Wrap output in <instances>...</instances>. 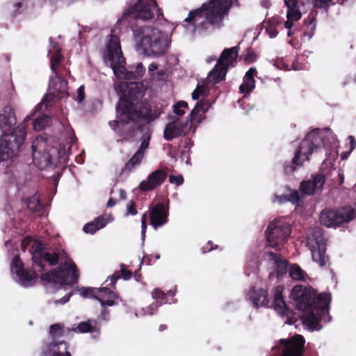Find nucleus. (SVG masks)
I'll list each match as a JSON object with an SVG mask.
<instances>
[{
  "label": "nucleus",
  "instance_id": "f257e3e1",
  "mask_svg": "<svg viewBox=\"0 0 356 356\" xmlns=\"http://www.w3.org/2000/svg\"><path fill=\"white\" fill-rule=\"evenodd\" d=\"M26 248H29L34 264L36 267L40 268L38 271L42 270L44 268V262H48L50 265H55L59 259H65V261L57 270H53L41 275L43 281L47 283H51L55 287H60L64 284L71 285L77 282L79 274L76 266L65 252H62L60 255L55 252L44 253L41 243L27 237L22 243V249L24 251Z\"/></svg>",
  "mask_w": 356,
  "mask_h": 356
},
{
  "label": "nucleus",
  "instance_id": "f03ea898",
  "mask_svg": "<svg viewBox=\"0 0 356 356\" xmlns=\"http://www.w3.org/2000/svg\"><path fill=\"white\" fill-rule=\"evenodd\" d=\"M291 298L296 308L302 312V322L309 330H319L321 322L327 323L331 321L328 314L330 293H322L315 297L312 289L296 285L291 292Z\"/></svg>",
  "mask_w": 356,
  "mask_h": 356
},
{
  "label": "nucleus",
  "instance_id": "7ed1b4c3",
  "mask_svg": "<svg viewBox=\"0 0 356 356\" xmlns=\"http://www.w3.org/2000/svg\"><path fill=\"white\" fill-rule=\"evenodd\" d=\"M232 4V0H211L198 9L189 13L185 19L186 29L200 35L212 32L220 28Z\"/></svg>",
  "mask_w": 356,
  "mask_h": 356
},
{
  "label": "nucleus",
  "instance_id": "20e7f679",
  "mask_svg": "<svg viewBox=\"0 0 356 356\" xmlns=\"http://www.w3.org/2000/svg\"><path fill=\"white\" fill-rule=\"evenodd\" d=\"M134 38L145 54L159 57L165 54L171 40L168 34L152 26L132 27Z\"/></svg>",
  "mask_w": 356,
  "mask_h": 356
},
{
  "label": "nucleus",
  "instance_id": "39448f33",
  "mask_svg": "<svg viewBox=\"0 0 356 356\" xmlns=\"http://www.w3.org/2000/svg\"><path fill=\"white\" fill-rule=\"evenodd\" d=\"M107 52L105 56V61L112 68L116 77L121 79L131 80L141 78L145 68L141 63L136 65L129 66L125 68V60L122 56L119 38L116 35H111L109 42L106 45Z\"/></svg>",
  "mask_w": 356,
  "mask_h": 356
},
{
  "label": "nucleus",
  "instance_id": "423d86ee",
  "mask_svg": "<svg viewBox=\"0 0 356 356\" xmlns=\"http://www.w3.org/2000/svg\"><path fill=\"white\" fill-rule=\"evenodd\" d=\"M335 135L329 128L324 129H315L309 132L301 141L298 149L293 158V165H301L305 161L309 160V156L318 148L327 143L328 147H332L337 144Z\"/></svg>",
  "mask_w": 356,
  "mask_h": 356
},
{
  "label": "nucleus",
  "instance_id": "0eeeda50",
  "mask_svg": "<svg viewBox=\"0 0 356 356\" xmlns=\"http://www.w3.org/2000/svg\"><path fill=\"white\" fill-rule=\"evenodd\" d=\"M129 16L143 21L155 19L161 22L165 20L162 10L159 8L156 0H137L131 3L124 10L120 20H123Z\"/></svg>",
  "mask_w": 356,
  "mask_h": 356
},
{
  "label": "nucleus",
  "instance_id": "6e6552de",
  "mask_svg": "<svg viewBox=\"0 0 356 356\" xmlns=\"http://www.w3.org/2000/svg\"><path fill=\"white\" fill-rule=\"evenodd\" d=\"M30 119V116H27L24 122L17 126L18 134L11 132L3 134L0 138V161H7L18 154L26 135V123Z\"/></svg>",
  "mask_w": 356,
  "mask_h": 356
},
{
  "label": "nucleus",
  "instance_id": "1a4fd4ad",
  "mask_svg": "<svg viewBox=\"0 0 356 356\" xmlns=\"http://www.w3.org/2000/svg\"><path fill=\"white\" fill-rule=\"evenodd\" d=\"M63 324L56 323L49 328L51 339L45 343L42 349L43 356H71L67 350V346L64 341H58L57 338L64 334Z\"/></svg>",
  "mask_w": 356,
  "mask_h": 356
},
{
  "label": "nucleus",
  "instance_id": "9d476101",
  "mask_svg": "<svg viewBox=\"0 0 356 356\" xmlns=\"http://www.w3.org/2000/svg\"><path fill=\"white\" fill-rule=\"evenodd\" d=\"M54 51L52 49H49V54L51 55V69L55 74V77L51 79L49 90L51 96L63 99L68 95L67 83L65 80L57 74L56 67L59 65L62 56L58 47L54 46Z\"/></svg>",
  "mask_w": 356,
  "mask_h": 356
},
{
  "label": "nucleus",
  "instance_id": "9b49d317",
  "mask_svg": "<svg viewBox=\"0 0 356 356\" xmlns=\"http://www.w3.org/2000/svg\"><path fill=\"white\" fill-rule=\"evenodd\" d=\"M33 160L35 165L40 169L44 170L54 166L57 159L53 157L51 152H56L54 148L49 149L47 141L42 137H37L33 142Z\"/></svg>",
  "mask_w": 356,
  "mask_h": 356
},
{
  "label": "nucleus",
  "instance_id": "f8f14e48",
  "mask_svg": "<svg viewBox=\"0 0 356 356\" xmlns=\"http://www.w3.org/2000/svg\"><path fill=\"white\" fill-rule=\"evenodd\" d=\"M291 233L289 223L282 219H276L269 224L266 231L268 245L280 249L287 240Z\"/></svg>",
  "mask_w": 356,
  "mask_h": 356
},
{
  "label": "nucleus",
  "instance_id": "ddd939ff",
  "mask_svg": "<svg viewBox=\"0 0 356 356\" xmlns=\"http://www.w3.org/2000/svg\"><path fill=\"white\" fill-rule=\"evenodd\" d=\"M120 120L110 121L108 124L110 127L117 132L120 136H122L121 129L127 121H134L143 115L142 113L136 110L133 104L128 101L121 99L117 107Z\"/></svg>",
  "mask_w": 356,
  "mask_h": 356
},
{
  "label": "nucleus",
  "instance_id": "4468645a",
  "mask_svg": "<svg viewBox=\"0 0 356 356\" xmlns=\"http://www.w3.org/2000/svg\"><path fill=\"white\" fill-rule=\"evenodd\" d=\"M354 211L350 207L340 209H325L320 215L321 225L327 227H336L341 224L348 222L353 218Z\"/></svg>",
  "mask_w": 356,
  "mask_h": 356
},
{
  "label": "nucleus",
  "instance_id": "2eb2a0df",
  "mask_svg": "<svg viewBox=\"0 0 356 356\" xmlns=\"http://www.w3.org/2000/svg\"><path fill=\"white\" fill-rule=\"evenodd\" d=\"M192 132L186 121L181 120L179 117H170L168 122L166 124L163 131V138L167 141H171L174 138L186 135Z\"/></svg>",
  "mask_w": 356,
  "mask_h": 356
},
{
  "label": "nucleus",
  "instance_id": "dca6fc26",
  "mask_svg": "<svg viewBox=\"0 0 356 356\" xmlns=\"http://www.w3.org/2000/svg\"><path fill=\"white\" fill-rule=\"evenodd\" d=\"M11 270L16 275L19 284L24 286H33L35 282L36 274L34 271L24 268L23 263L18 256L13 259Z\"/></svg>",
  "mask_w": 356,
  "mask_h": 356
},
{
  "label": "nucleus",
  "instance_id": "f3484780",
  "mask_svg": "<svg viewBox=\"0 0 356 356\" xmlns=\"http://www.w3.org/2000/svg\"><path fill=\"white\" fill-rule=\"evenodd\" d=\"M209 107L210 104L209 102L201 99L197 102L195 106L191 111L186 121L188 125H189L192 133L195 131L197 126L204 119V113L209 110Z\"/></svg>",
  "mask_w": 356,
  "mask_h": 356
},
{
  "label": "nucleus",
  "instance_id": "a211bd4d",
  "mask_svg": "<svg viewBox=\"0 0 356 356\" xmlns=\"http://www.w3.org/2000/svg\"><path fill=\"white\" fill-rule=\"evenodd\" d=\"M284 343L282 356H302L305 341L302 335L297 334L289 340L282 339Z\"/></svg>",
  "mask_w": 356,
  "mask_h": 356
},
{
  "label": "nucleus",
  "instance_id": "6ab92c4d",
  "mask_svg": "<svg viewBox=\"0 0 356 356\" xmlns=\"http://www.w3.org/2000/svg\"><path fill=\"white\" fill-rule=\"evenodd\" d=\"M16 122L15 114L10 106L7 105L0 111V129L3 134L11 132H15L18 134L17 127H14Z\"/></svg>",
  "mask_w": 356,
  "mask_h": 356
},
{
  "label": "nucleus",
  "instance_id": "aec40b11",
  "mask_svg": "<svg viewBox=\"0 0 356 356\" xmlns=\"http://www.w3.org/2000/svg\"><path fill=\"white\" fill-rule=\"evenodd\" d=\"M142 133L141 136V143L138 149L132 156L130 160L127 163L126 168L131 169L134 166L139 165L144 157L145 153L149 147V140L151 138V134L147 129H141L140 131Z\"/></svg>",
  "mask_w": 356,
  "mask_h": 356
},
{
  "label": "nucleus",
  "instance_id": "412c9836",
  "mask_svg": "<svg viewBox=\"0 0 356 356\" xmlns=\"http://www.w3.org/2000/svg\"><path fill=\"white\" fill-rule=\"evenodd\" d=\"M168 209L162 203L149 208L150 222L155 229L168 222Z\"/></svg>",
  "mask_w": 356,
  "mask_h": 356
},
{
  "label": "nucleus",
  "instance_id": "4be33fe9",
  "mask_svg": "<svg viewBox=\"0 0 356 356\" xmlns=\"http://www.w3.org/2000/svg\"><path fill=\"white\" fill-rule=\"evenodd\" d=\"M167 177V173L163 170H156L149 175L147 179L143 180L139 184L142 191H149L161 186Z\"/></svg>",
  "mask_w": 356,
  "mask_h": 356
},
{
  "label": "nucleus",
  "instance_id": "5701e85b",
  "mask_svg": "<svg viewBox=\"0 0 356 356\" xmlns=\"http://www.w3.org/2000/svg\"><path fill=\"white\" fill-rule=\"evenodd\" d=\"M95 299L97 300L102 305L104 306H113L118 304L119 297L107 287L98 288L97 293L95 296Z\"/></svg>",
  "mask_w": 356,
  "mask_h": 356
},
{
  "label": "nucleus",
  "instance_id": "b1692460",
  "mask_svg": "<svg viewBox=\"0 0 356 356\" xmlns=\"http://www.w3.org/2000/svg\"><path fill=\"white\" fill-rule=\"evenodd\" d=\"M238 55V47H233L232 48L225 49L222 52L219 59L218 60L217 65L226 70L229 67L232 66Z\"/></svg>",
  "mask_w": 356,
  "mask_h": 356
},
{
  "label": "nucleus",
  "instance_id": "393cba45",
  "mask_svg": "<svg viewBox=\"0 0 356 356\" xmlns=\"http://www.w3.org/2000/svg\"><path fill=\"white\" fill-rule=\"evenodd\" d=\"M325 183L324 177L321 175H316L301 184L302 193L307 195H313L316 191L322 188Z\"/></svg>",
  "mask_w": 356,
  "mask_h": 356
},
{
  "label": "nucleus",
  "instance_id": "a878e982",
  "mask_svg": "<svg viewBox=\"0 0 356 356\" xmlns=\"http://www.w3.org/2000/svg\"><path fill=\"white\" fill-rule=\"evenodd\" d=\"M265 259L270 261L272 266L276 269L277 276L283 275L287 271L286 261L283 259L280 255H277L272 252L266 253Z\"/></svg>",
  "mask_w": 356,
  "mask_h": 356
},
{
  "label": "nucleus",
  "instance_id": "bb28decb",
  "mask_svg": "<svg viewBox=\"0 0 356 356\" xmlns=\"http://www.w3.org/2000/svg\"><path fill=\"white\" fill-rule=\"evenodd\" d=\"M283 290L284 288L282 286H278L275 289L274 309L281 316H288L289 309L286 307L282 297Z\"/></svg>",
  "mask_w": 356,
  "mask_h": 356
},
{
  "label": "nucleus",
  "instance_id": "cd10ccee",
  "mask_svg": "<svg viewBox=\"0 0 356 356\" xmlns=\"http://www.w3.org/2000/svg\"><path fill=\"white\" fill-rule=\"evenodd\" d=\"M307 245L309 248L325 245V240L320 227H314L309 232Z\"/></svg>",
  "mask_w": 356,
  "mask_h": 356
},
{
  "label": "nucleus",
  "instance_id": "c85d7f7f",
  "mask_svg": "<svg viewBox=\"0 0 356 356\" xmlns=\"http://www.w3.org/2000/svg\"><path fill=\"white\" fill-rule=\"evenodd\" d=\"M256 74L254 68H250L245 74L243 83L239 87L241 93L249 95L255 87L254 75Z\"/></svg>",
  "mask_w": 356,
  "mask_h": 356
},
{
  "label": "nucleus",
  "instance_id": "c756f323",
  "mask_svg": "<svg viewBox=\"0 0 356 356\" xmlns=\"http://www.w3.org/2000/svg\"><path fill=\"white\" fill-rule=\"evenodd\" d=\"M248 297L255 307L264 306L268 303V293L264 289H252L248 293Z\"/></svg>",
  "mask_w": 356,
  "mask_h": 356
},
{
  "label": "nucleus",
  "instance_id": "7c9ffc66",
  "mask_svg": "<svg viewBox=\"0 0 356 356\" xmlns=\"http://www.w3.org/2000/svg\"><path fill=\"white\" fill-rule=\"evenodd\" d=\"M226 74V70L216 64L214 68L209 73L207 80L204 81L205 83L209 82L213 84L218 83L225 79Z\"/></svg>",
  "mask_w": 356,
  "mask_h": 356
},
{
  "label": "nucleus",
  "instance_id": "2f4dec72",
  "mask_svg": "<svg viewBox=\"0 0 356 356\" xmlns=\"http://www.w3.org/2000/svg\"><path fill=\"white\" fill-rule=\"evenodd\" d=\"M312 252V259L320 266H324L327 261L325 255V245L309 248Z\"/></svg>",
  "mask_w": 356,
  "mask_h": 356
},
{
  "label": "nucleus",
  "instance_id": "473e14b6",
  "mask_svg": "<svg viewBox=\"0 0 356 356\" xmlns=\"http://www.w3.org/2000/svg\"><path fill=\"white\" fill-rule=\"evenodd\" d=\"M72 330L78 333L99 332V327L95 320H89L88 321L81 322Z\"/></svg>",
  "mask_w": 356,
  "mask_h": 356
},
{
  "label": "nucleus",
  "instance_id": "72a5a7b5",
  "mask_svg": "<svg viewBox=\"0 0 356 356\" xmlns=\"http://www.w3.org/2000/svg\"><path fill=\"white\" fill-rule=\"evenodd\" d=\"M108 220L104 217L97 218L93 222L87 223L83 228L84 232L93 234L99 229L103 228L107 224Z\"/></svg>",
  "mask_w": 356,
  "mask_h": 356
},
{
  "label": "nucleus",
  "instance_id": "f704fd0d",
  "mask_svg": "<svg viewBox=\"0 0 356 356\" xmlns=\"http://www.w3.org/2000/svg\"><path fill=\"white\" fill-rule=\"evenodd\" d=\"M290 277L298 281H306L309 279L307 273L297 264H292L289 268Z\"/></svg>",
  "mask_w": 356,
  "mask_h": 356
},
{
  "label": "nucleus",
  "instance_id": "c9c22d12",
  "mask_svg": "<svg viewBox=\"0 0 356 356\" xmlns=\"http://www.w3.org/2000/svg\"><path fill=\"white\" fill-rule=\"evenodd\" d=\"M285 5L287 7V19L298 21L301 18L302 15L299 10L298 1L293 2L292 6H291L289 3H286Z\"/></svg>",
  "mask_w": 356,
  "mask_h": 356
},
{
  "label": "nucleus",
  "instance_id": "e433bc0d",
  "mask_svg": "<svg viewBox=\"0 0 356 356\" xmlns=\"http://www.w3.org/2000/svg\"><path fill=\"white\" fill-rule=\"evenodd\" d=\"M50 122V118L47 115H42L41 116L38 117L33 121V129L35 131H40L44 129Z\"/></svg>",
  "mask_w": 356,
  "mask_h": 356
},
{
  "label": "nucleus",
  "instance_id": "4c0bfd02",
  "mask_svg": "<svg viewBox=\"0 0 356 356\" xmlns=\"http://www.w3.org/2000/svg\"><path fill=\"white\" fill-rule=\"evenodd\" d=\"M27 207L33 211H38L42 209V204L39 201V196L38 194H35L31 197L27 199L25 202Z\"/></svg>",
  "mask_w": 356,
  "mask_h": 356
},
{
  "label": "nucleus",
  "instance_id": "58836bf2",
  "mask_svg": "<svg viewBox=\"0 0 356 356\" xmlns=\"http://www.w3.org/2000/svg\"><path fill=\"white\" fill-rule=\"evenodd\" d=\"M207 88L205 81H202V83H198L196 88L192 92L193 99H198L201 96L204 95L207 92Z\"/></svg>",
  "mask_w": 356,
  "mask_h": 356
},
{
  "label": "nucleus",
  "instance_id": "ea45409f",
  "mask_svg": "<svg viewBox=\"0 0 356 356\" xmlns=\"http://www.w3.org/2000/svg\"><path fill=\"white\" fill-rule=\"evenodd\" d=\"M188 108V104L185 101H179L172 106L173 113L178 115L182 116L185 113V108Z\"/></svg>",
  "mask_w": 356,
  "mask_h": 356
},
{
  "label": "nucleus",
  "instance_id": "a19ab883",
  "mask_svg": "<svg viewBox=\"0 0 356 356\" xmlns=\"http://www.w3.org/2000/svg\"><path fill=\"white\" fill-rule=\"evenodd\" d=\"M334 0H312V3L316 8L327 10L328 8L333 5L334 3Z\"/></svg>",
  "mask_w": 356,
  "mask_h": 356
},
{
  "label": "nucleus",
  "instance_id": "79ce46f5",
  "mask_svg": "<svg viewBox=\"0 0 356 356\" xmlns=\"http://www.w3.org/2000/svg\"><path fill=\"white\" fill-rule=\"evenodd\" d=\"M152 297L153 299H155L157 300V302H159V305L167 303L166 300V295L160 289H155L153 292L152 293Z\"/></svg>",
  "mask_w": 356,
  "mask_h": 356
},
{
  "label": "nucleus",
  "instance_id": "37998d69",
  "mask_svg": "<svg viewBox=\"0 0 356 356\" xmlns=\"http://www.w3.org/2000/svg\"><path fill=\"white\" fill-rule=\"evenodd\" d=\"M98 288H83L81 291V295L85 298H94L97 293Z\"/></svg>",
  "mask_w": 356,
  "mask_h": 356
},
{
  "label": "nucleus",
  "instance_id": "c03bdc74",
  "mask_svg": "<svg viewBox=\"0 0 356 356\" xmlns=\"http://www.w3.org/2000/svg\"><path fill=\"white\" fill-rule=\"evenodd\" d=\"M159 303H153L150 305H149L146 309L143 308L142 312L143 316L145 315H152L159 308Z\"/></svg>",
  "mask_w": 356,
  "mask_h": 356
},
{
  "label": "nucleus",
  "instance_id": "a18cd8bd",
  "mask_svg": "<svg viewBox=\"0 0 356 356\" xmlns=\"http://www.w3.org/2000/svg\"><path fill=\"white\" fill-rule=\"evenodd\" d=\"M288 196V202H291L293 204L297 203L300 198L299 193L297 191H290Z\"/></svg>",
  "mask_w": 356,
  "mask_h": 356
},
{
  "label": "nucleus",
  "instance_id": "49530a36",
  "mask_svg": "<svg viewBox=\"0 0 356 356\" xmlns=\"http://www.w3.org/2000/svg\"><path fill=\"white\" fill-rule=\"evenodd\" d=\"M48 98L49 97L46 96L42 99V102L37 105L35 108V112L38 111H42L43 107L44 108V111L48 109V108L49 107V102H47L49 101Z\"/></svg>",
  "mask_w": 356,
  "mask_h": 356
},
{
  "label": "nucleus",
  "instance_id": "de8ad7c7",
  "mask_svg": "<svg viewBox=\"0 0 356 356\" xmlns=\"http://www.w3.org/2000/svg\"><path fill=\"white\" fill-rule=\"evenodd\" d=\"M350 138V149L348 152H344L341 154V159L345 160L348 158L350 153L352 152V150L355 147V138L353 136H349Z\"/></svg>",
  "mask_w": 356,
  "mask_h": 356
},
{
  "label": "nucleus",
  "instance_id": "09e8293b",
  "mask_svg": "<svg viewBox=\"0 0 356 356\" xmlns=\"http://www.w3.org/2000/svg\"><path fill=\"white\" fill-rule=\"evenodd\" d=\"M147 216V215L146 213H143V215L142 216V220H141V236H142L143 240H144V238L145 237V233H146V230H147V222H146Z\"/></svg>",
  "mask_w": 356,
  "mask_h": 356
},
{
  "label": "nucleus",
  "instance_id": "8fccbe9b",
  "mask_svg": "<svg viewBox=\"0 0 356 356\" xmlns=\"http://www.w3.org/2000/svg\"><path fill=\"white\" fill-rule=\"evenodd\" d=\"M169 181L171 184H175L177 186L181 185L184 182V178L182 176H175V175H170L169 177Z\"/></svg>",
  "mask_w": 356,
  "mask_h": 356
},
{
  "label": "nucleus",
  "instance_id": "3c124183",
  "mask_svg": "<svg viewBox=\"0 0 356 356\" xmlns=\"http://www.w3.org/2000/svg\"><path fill=\"white\" fill-rule=\"evenodd\" d=\"M266 33L268 34L270 38H274L277 36L278 32L275 29V27L272 25H268L266 29Z\"/></svg>",
  "mask_w": 356,
  "mask_h": 356
},
{
  "label": "nucleus",
  "instance_id": "603ef678",
  "mask_svg": "<svg viewBox=\"0 0 356 356\" xmlns=\"http://www.w3.org/2000/svg\"><path fill=\"white\" fill-rule=\"evenodd\" d=\"M129 214L132 216H135L137 214V211L135 209L134 204L133 202H131L127 207L126 215L128 216Z\"/></svg>",
  "mask_w": 356,
  "mask_h": 356
},
{
  "label": "nucleus",
  "instance_id": "864d4df0",
  "mask_svg": "<svg viewBox=\"0 0 356 356\" xmlns=\"http://www.w3.org/2000/svg\"><path fill=\"white\" fill-rule=\"evenodd\" d=\"M120 268H121V273H122V275L123 278L127 280H129L131 276V272L125 268L124 264H121Z\"/></svg>",
  "mask_w": 356,
  "mask_h": 356
},
{
  "label": "nucleus",
  "instance_id": "5fc2aeb1",
  "mask_svg": "<svg viewBox=\"0 0 356 356\" xmlns=\"http://www.w3.org/2000/svg\"><path fill=\"white\" fill-rule=\"evenodd\" d=\"M84 87L83 86H81L77 90V101L79 102H81L84 99Z\"/></svg>",
  "mask_w": 356,
  "mask_h": 356
},
{
  "label": "nucleus",
  "instance_id": "6e6d98bb",
  "mask_svg": "<svg viewBox=\"0 0 356 356\" xmlns=\"http://www.w3.org/2000/svg\"><path fill=\"white\" fill-rule=\"evenodd\" d=\"M70 296V294H67L63 298L56 300L55 304H65L69 301Z\"/></svg>",
  "mask_w": 356,
  "mask_h": 356
},
{
  "label": "nucleus",
  "instance_id": "4d7b16f0",
  "mask_svg": "<svg viewBox=\"0 0 356 356\" xmlns=\"http://www.w3.org/2000/svg\"><path fill=\"white\" fill-rule=\"evenodd\" d=\"M287 199V195L275 196V200H274V202H277L278 203H283L288 202Z\"/></svg>",
  "mask_w": 356,
  "mask_h": 356
},
{
  "label": "nucleus",
  "instance_id": "13d9d810",
  "mask_svg": "<svg viewBox=\"0 0 356 356\" xmlns=\"http://www.w3.org/2000/svg\"><path fill=\"white\" fill-rule=\"evenodd\" d=\"M157 69H158V65L156 63H152L148 67L149 73H151V72L156 70Z\"/></svg>",
  "mask_w": 356,
  "mask_h": 356
},
{
  "label": "nucleus",
  "instance_id": "bf43d9fd",
  "mask_svg": "<svg viewBox=\"0 0 356 356\" xmlns=\"http://www.w3.org/2000/svg\"><path fill=\"white\" fill-rule=\"evenodd\" d=\"M108 279L111 281V285H114L116 283L117 280L119 279V276L118 275H113L110 276L108 277Z\"/></svg>",
  "mask_w": 356,
  "mask_h": 356
},
{
  "label": "nucleus",
  "instance_id": "052dcab7",
  "mask_svg": "<svg viewBox=\"0 0 356 356\" xmlns=\"http://www.w3.org/2000/svg\"><path fill=\"white\" fill-rule=\"evenodd\" d=\"M293 20L287 19L284 23V27L287 29H291L293 26Z\"/></svg>",
  "mask_w": 356,
  "mask_h": 356
},
{
  "label": "nucleus",
  "instance_id": "680f3d73",
  "mask_svg": "<svg viewBox=\"0 0 356 356\" xmlns=\"http://www.w3.org/2000/svg\"><path fill=\"white\" fill-rule=\"evenodd\" d=\"M70 144H71V145L74 144L76 143V138L74 136V132L72 131V134L70 136Z\"/></svg>",
  "mask_w": 356,
  "mask_h": 356
},
{
  "label": "nucleus",
  "instance_id": "e2e57ef3",
  "mask_svg": "<svg viewBox=\"0 0 356 356\" xmlns=\"http://www.w3.org/2000/svg\"><path fill=\"white\" fill-rule=\"evenodd\" d=\"M181 156L182 159H184V158L186 157V162L187 163H189V159H189L188 154V153H187L186 152H184V151H182V152H181Z\"/></svg>",
  "mask_w": 356,
  "mask_h": 356
},
{
  "label": "nucleus",
  "instance_id": "0e129e2a",
  "mask_svg": "<svg viewBox=\"0 0 356 356\" xmlns=\"http://www.w3.org/2000/svg\"><path fill=\"white\" fill-rule=\"evenodd\" d=\"M116 203V201L112 198L109 199L108 202H107V206L111 207H113L115 204Z\"/></svg>",
  "mask_w": 356,
  "mask_h": 356
},
{
  "label": "nucleus",
  "instance_id": "69168bd1",
  "mask_svg": "<svg viewBox=\"0 0 356 356\" xmlns=\"http://www.w3.org/2000/svg\"><path fill=\"white\" fill-rule=\"evenodd\" d=\"M216 59H217L216 56H210L207 59V63H211V62L216 60Z\"/></svg>",
  "mask_w": 356,
  "mask_h": 356
},
{
  "label": "nucleus",
  "instance_id": "338daca9",
  "mask_svg": "<svg viewBox=\"0 0 356 356\" xmlns=\"http://www.w3.org/2000/svg\"><path fill=\"white\" fill-rule=\"evenodd\" d=\"M120 195L122 199L126 198V193L123 190H120Z\"/></svg>",
  "mask_w": 356,
  "mask_h": 356
},
{
  "label": "nucleus",
  "instance_id": "774afa93",
  "mask_svg": "<svg viewBox=\"0 0 356 356\" xmlns=\"http://www.w3.org/2000/svg\"><path fill=\"white\" fill-rule=\"evenodd\" d=\"M294 170V168H291V167H286L285 168V172H291Z\"/></svg>",
  "mask_w": 356,
  "mask_h": 356
}]
</instances>
